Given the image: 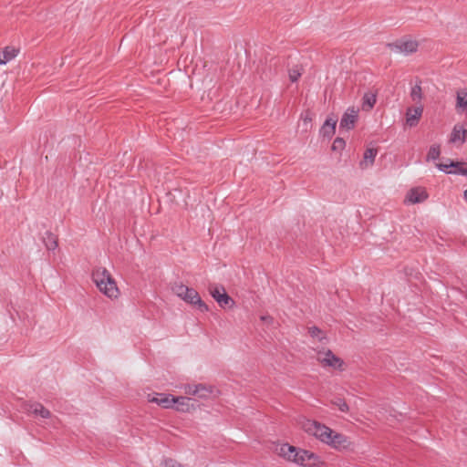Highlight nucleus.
I'll return each mask as SVG.
<instances>
[{"label": "nucleus", "instance_id": "nucleus-21", "mask_svg": "<svg viewBox=\"0 0 467 467\" xmlns=\"http://www.w3.org/2000/svg\"><path fill=\"white\" fill-rule=\"evenodd\" d=\"M377 101V96L373 93H365L362 98V109L363 110L369 111Z\"/></svg>", "mask_w": 467, "mask_h": 467}, {"label": "nucleus", "instance_id": "nucleus-1", "mask_svg": "<svg viewBox=\"0 0 467 467\" xmlns=\"http://www.w3.org/2000/svg\"><path fill=\"white\" fill-rule=\"evenodd\" d=\"M298 426L307 434L336 451H347L353 445L349 437L317 420L301 418L298 420Z\"/></svg>", "mask_w": 467, "mask_h": 467}, {"label": "nucleus", "instance_id": "nucleus-26", "mask_svg": "<svg viewBox=\"0 0 467 467\" xmlns=\"http://www.w3.org/2000/svg\"><path fill=\"white\" fill-rule=\"evenodd\" d=\"M440 156V149L437 146H431L428 152V158L436 160Z\"/></svg>", "mask_w": 467, "mask_h": 467}, {"label": "nucleus", "instance_id": "nucleus-9", "mask_svg": "<svg viewBox=\"0 0 467 467\" xmlns=\"http://www.w3.org/2000/svg\"><path fill=\"white\" fill-rule=\"evenodd\" d=\"M174 397L165 393H152L147 395V401L156 403L163 409H171L174 406Z\"/></svg>", "mask_w": 467, "mask_h": 467}, {"label": "nucleus", "instance_id": "nucleus-29", "mask_svg": "<svg viewBox=\"0 0 467 467\" xmlns=\"http://www.w3.org/2000/svg\"><path fill=\"white\" fill-rule=\"evenodd\" d=\"M165 467H183V465L173 460H167L165 462Z\"/></svg>", "mask_w": 467, "mask_h": 467}, {"label": "nucleus", "instance_id": "nucleus-20", "mask_svg": "<svg viewBox=\"0 0 467 467\" xmlns=\"http://www.w3.org/2000/svg\"><path fill=\"white\" fill-rule=\"evenodd\" d=\"M396 47L404 54H411L417 51L418 43L413 40H407L397 44Z\"/></svg>", "mask_w": 467, "mask_h": 467}, {"label": "nucleus", "instance_id": "nucleus-27", "mask_svg": "<svg viewBox=\"0 0 467 467\" xmlns=\"http://www.w3.org/2000/svg\"><path fill=\"white\" fill-rule=\"evenodd\" d=\"M334 405H336L337 409L342 412H348L349 410L348 403L343 400H338L337 401H335Z\"/></svg>", "mask_w": 467, "mask_h": 467}, {"label": "nucleus", "instance_id": "nucleus-22", "mask_svg": "<svg viewBox=\"0 0 467 467\" xmlns=\"http://www.w3.org/2000/svg\"><path fill=\"white\" fill-rule=\"evenodd\" d=\"M308 333L315 341L324 342L325 340H327L326 334L316 327H309Z\"/></svg>", "mask_w": 467, "mask_h": 467}, {"label": "nucleus", "instance_id": "nucleus-24", "mask_svg": "<svg viewBox=\"0 0 467 467\" xmlns=\"http://www.w3.org/2000/svg\"><path fill=\"white\" fill-rule=\"evenodd\" d=\"M345 146H346L345 140L342 139V138L337 137L333 141L332 150H334V151L341 150H343L345 148Z\"/></svg>", "mask_w": 467, "mask_h": 467}, {"label": "nucleus", "instance_id": "nucleus-8", "mask_svg": "<svg viewBox=\"0 0 467 467\" xmlns=\"http://www.w3.org/2000/svg\"><path fill=\"white\" fill-rule=\"evenodd\" d=\"M210 295L215 299L220 306H234V300L227 295L225 289L218 285H211L209 287Z\"/></svg>", "mask_w": 467, "mask_h": 467}, {"label": "nucleus", "instance_id": "nucleus-12", "mask_svg": "<svg viewBox=\"0 0 467 467\" xmlns=\"http://www.w3.org/2000/svg\"><path fill=\"white\" fill-rule=\"evenodd\" d=\"M173 408L179 412L189 413L196 410V405L192 399L184 396H180L174 397Z\"/></svg>", "mask_w": 467, "mask_h": 467}, {"label": "nucleus", "instance_id": "nucleus-17", "mask_svg": "<svg viewBox=\"0 0 467 467\" xmlns=\"http://www.w3.org/2000/svg\"><path fill=\"white\" fill-rule=\"evenodd\" d=\"M19 53V49L14 47H5L0 54V65H5L14 59Z\"/></svg>", "mask_w": 467, "mask_h": 467}, {"label": "nucleus", "instance_id": "nucleus-23", "mask_svg": "<svg viewBox=\"0 0 467 467\" xmlns=\"http://www.w3.org/2000/svg\"><path fill=\"white\" fill-rule=\"evenodd\" d=\"M420 81H418L410 91V97L413 101H420L422 99V90L420 87Z\"/></svg>", "mask_w": 467, "mask_h": 467}, {"label": "nucleus", "instance_id": "nucleus-31", "mask_svg": "<svg viewBox=\"0 0 467 467\" xmlns=\"http://www.w3.org/2000/svg\"><path fill=\"white\" fill-rule=\"evenodd\" d=\"M57 246V242L56 240H53V242L47 245L48 249H55Z\"/></svg>", "mask_w": 467, "mask_h": 467}, {"label": "nucleus", "instance_id": "nucleus-14", "mask_svg": "<svg viewBox=\"0 0 467 467\" xmlns=\"http://www.w3.org/2000/svg\"><path fill=\"white\" fill-rule=\"evenodd\" d=\"M25 410L33 415L39 416L43 419H47L51 416L50 411L46 409L42 404L32 402L26 405Z\"/></svg>", "mask_w": 467, "mask_h": 467}, {"label": "nucleus", "instance_id": "nucleus-6", "mask_svg": "<svg viewBox=\"0 0 467 467\" xmlns=\"http://www.w3.org/2000/svg\"><path fill=\"white\" fill-rule=\"evenodd\" d=\"M184 393L189 396H195L203 400H214L220 397L221 390L210 384H187L183 387Z\"/></svg>", "mask_w": 467, "mask_h": 467}, {"label": "nucleus", "instance_id": "nucleus-7", "mask_svg": "<svg viewBox=\"0 0 467 467\" xmlns=\"http://www.w3.org/2000/svg\"><path fill=\"white\" fill-rule=\"evenodd\" d=\"M439 171L452 175H467V162L448 161L447 163L437 164Z\"/></svg>", "mask_w": 467, "mask_h": 467}, {"label": "nucleus", "instance_id": "nucleus-11", "mask_svg": "<svg viewBox=\"0 0 467 467\" xmlns=\"http://www.w3.org/2000/svg\"><path fill=\"white\" fill-rule=\"evenodd\" d=\"M428 198L426 190L422 187L410 189L405 197V203L414 204L424 202Z\"/></svg>", "mask_w": 467, "mask_h": 467}, {"label": "nucleus", "instance_id": "nucleus-18", "mask_svg": "<svg viewBox=\"0 0 467 467\" xmlns=\"http://www.w3.org/2000/svg\"><path fill=\"white\" fill-rule=\"evenodd\" d=\"M456 109L467 111V89H460L456 93Z\"/></svg>", "mask_w": 467, "mask_h": 467}, {"label": "nucleus", "instance_id": "nucleus-19", "mask_svg": "<svg viewBox=\"0 0 467 467\" xmlns=\"http://www.w3.org/2000/svg\"><path fill=\"white\" fill-rule=\"evenodd\" d=\"M378 150L374 148H368L365 150L363 160L360 161V167H368L372 165L377 156Z\"/></svg>", "mask_w": 467, "mask_h": 467}, {"label": "nucleus", "instance_id": "nucleus-3", "mask_svg": "<svg viewBox=\"0 0 467 467\" xmlns=\"http://www.w3.org/2000/svg\"><path fill=\"white\" fill-rule=\"evenodd\" d=\"M92 281L99 291L111 300H117L120 296V290L115 278L105 267H97L93 270Z\"/></svg>", "mask_w": 467, "mask_h": 467}, {"label": "nucleus", "instance_id": "nucleus-32", "mask_svg": "<svg viewBox=\"0 0 467 467\" xmlns=\"http://www.w3.org/2000/svg\"><path fill=\"white\" fill-rule=\"evenodd\" d=\"M463 198H464L465 202H467V190L464 191V192H463Z\"/></svg>", "mask_w": 467, "mask_h": 467}, {"label": "nucleus", "instance_id": "nucleus-4", "mask_svg": "<svg viewBox=\"0 0 467 467\" xmlns=\"http://www.w3.org/2000/svg\"><path fill=\"white\" fill-rule=\"evenodd\" d=\"M314 351L317 361L323 368L339 372L346 369V362L331 349L322 347L315 348Z\"/></svg>", "mask_w": 467, "mask_h": 467}, {"label": "nucleus", "instance_id": "nucleus-28", "mask_svg": "<svg viewBox=\"0 0 467 467\" xmlns=\"http://www.w3.org/2000/svg\"><path fill=\"white\" fill-rule=\"evenodd\" d=\"M260 319L267 326H272L274 324V317L270 315H262Z\"/></svg>", "mask_w": 467, "mask_h": 467}, {"label": "nucleus", "instance_id": "nucleus-25", "mask_svg": "<svg viewBox=\"0 0 467 467\" xmlns=\"http://www.w3.org/2000/svg\"><path fill=\"white\" fill-rule=\"evenodd\" d=\"M302 73L297 67L289 70V79L291 82H296L301 77Z\"/></svg>", "mask_w": 467, "mask_h": 467}, {"label": "nucleus", "instance_id": "nucleus-2", "mask_svg": "<svg viewBox=\"0 0 467 467\" xmlns=\"http://www.w3.org/2000/svg\"><path fill=\"white\" fill-rule=\"evenodd\" d=\"M275 453L284 460L302 467H316L324 463L317 454L288 443L277 446Z\"/></svg>", "mask_w": 467, "mask_h": 467}, {"label": "nucleus", "instance_id": "nucleus-16", "mask_svg": "<svg viewBox=\"0 0 467 467\" xmlns=\"http://www.w3.org/2000/svg\"><path fill=\"white\" fill-rule=\"evenodd\" d=\"M466 126L467 124L455 125L451 131L450 141L452 143H463L465 141V133L467 131Z\"/></svg>", "mask_w": 467, "mask_h": 467}, {"label": "nucleus", "instance_id": "nucleus-5", "mask_svg": "<svg viewBox=\"0 0 467 467\" xmlns=\"http://www.w3.org/2000/svg\"><path fill=\"white\" fill-rule=\"evenodd\" d=\"M172 290L176 296L186 303L196 306L201 312H207L209 310L208 306L202 300L195 289L182 284H178L173 286Z\"/></svg>", "mask_w": 467, "mask_h": 467}, {"label": "nucleus", "instance_id": "nucleus-10", "mask_svg": "<svg viewBox=\"0 0 467 467\" xmlns=\"http://www.w3.org/2000/svg\"><path fill=\"white\" fill-rule=\"evenodd\" d=\"M358 110L355 109V108H348L343 114L339 127L340 129H345L347 130H350L354 129L355 123L358 120Z\"/></svg>", "mask_w": 467, "mask_h": 467}, {"label": "nucleus", "instance_id": "nucleus-15", "mask_svg": "<svg viewBox=\"0 0 467 467\" xmlns=\"http://www.w3.org/2000/svg\"><path fill=\"white\" fill-rule=\"evenodd\" d=\"M423 112L421 106L416 108H409L406 112V123L410 127H414L418 124Z\"/></svg>", "mask_w": 467, "mask_h": 467}, {"label": "nucleus", "instance_id": "nucleus-30", "mask_svg": "<svg viewBox=\"0 0 467 467\" xmlns=\"http://www.w3.org/2000/svg\"><path fill=\"white\" fill-rule=\"evenodd\" d=\"M303 120L305 123L311 122L312 120V113L310 111H306L305 116L303 117Z\"/></svg>", "mask_w": 467, "mask_h": 467}, {"label": "nucleus", "instance_id": "nucleus-13", "mask_svg": "<svg viewBox=\"0 0 467 467\" xmlns=\"http://www.w3.org/2000/svg\"><path fill=\"white\" fill-rule=\"evenodd\" d=\"M337 122L335 117H327L319 130V135L330 139L335 134Z\"/></svg>", "mask_w": 467, "mask_h": 467}]
</instances>
